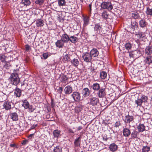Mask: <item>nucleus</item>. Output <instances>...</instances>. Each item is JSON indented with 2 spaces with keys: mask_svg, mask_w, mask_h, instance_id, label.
Returning <instances> with one entry per match:
<instances>
[{
  "mask_svg": "<svg viewBox=\"0 0 152 152\" xmlns=\"http://www.w3.org/2000/svg\"><path fill=\"white\" fill-rule=\"evenodd\" d=\"M146 11V13L147 15H152V9L150 8L149 7H147Z\"/></svg>",
  "mask_w": 152,
  "mask_h": 152,
  "instance_id": "ea45409f",
  "label": "nucleus"
},
{
  "mask_svg": "<svg viewBox=\"0 0 152 152\" xmlns=\"http://www.w3.org/2000/svg\"><path fill=\"white\" fill-rule=\"evenodd\" d=\"M21 3L23 4L25 6H29L31 3V2L29 0H22Z\"/></svg>",
  "mask_w": 152,
  "mask_h": 152,
  "instance_id": "f704fd0d",
  "label": "nucleus"
},
{
  "mask_svg": "<svg viewBox=\"0 0 152 152\" xmlns=\"http://www.w3.org/2000/svg\"><path fill=\"white\" fill-rule=\"evenodd\" d=\"M51 54L50 53L46 52L42 54L43 57L45 59H47L48 57L51 55Z\"/></svg>",
  "mask_w": 152,
  "mask_h": 152,
  "instance_id": "79ce46f5",
  "label": "nucleus"
},
{
  "mask_svg": "<svg viewBox=\"0 0 152 152\" xmlns=\"http://www.w3.org/2000/svg\"><path fill=\"white\" fill-rule=\"evenodd\" d=\"M138 27V24L137 22L135 21H131V28L133 31L137 29Z\"/></svg>",
  "mask_w": 152,
  "mask_h": 152,
  "instance_id": "aec40b11",
  "label": "nucleus"
},
{
  "mask_svg": "<svg viewBox=\"0 0 152 152\" xmlns=\"http://www.w3.org/2000/svg\"><path fill=\"white\" fill-rule=\"evenodd\" d=\"M58 5L59 6H63L66 5V2L65 0H58Z\"/></svg>",
  "mask_w": 152,
  "mask_h": 152,
  "instance_id": "c9c22d12",
  "label": "nucleus"
},
{
  "mask_svg": "<svg viewBox=\"0 0 152 152\" xmlns=\"http://www.w3.org/2000/svg\"><path fill=\"white\" fill-rule=\"evenodd\" d=\"M25 47L26 50V51H28L29 50L30 47L28 45H25Z\"/></svg>",
  "mask_w": 152,
  "mask_h": 152,
  "instance_id": "bf43d9fd",
  "label": "nucleus"
},
{
  "mask_svg": "<svg viewBox=\"0 0 152 152\" xmlns=\"http://www.w3.org/2000/svg\"><path fill=\"white\" fill-rule=\"evenodd\" d=\"M121 125V123L120 121H118L116 122V123L114 124V126L116 128L120 126Z\"/></svg>",
  "mask_w": 152,
  "mask_h": 152,
  "instance_id": "603ef678",
  "label": "nucleus"
},
{
  "mask_svg": "<svg viewBox=\"0 0 152 152\" xmlns=\"http://www.w3.org/2000/svg\"><path fill=\"white\" fill-rule=\"evenodd\" d=\"M36 24L37 27H41L44 25V21L41 19L38 20L36 22Z\"/></svg>",
  "mask_w": 152,
  "mask_h": 152,
  "instance_id": "72a5a7b5",
  "label": "nucleus"
},
{
  "mask_svg": "<svg viewBox=\"0 0 152 152\" xmlns=\"http://www.w3.org/2000/svg\"><path fill=\"white\" fill-rule=\"evenodd\" d=\"M101 8L100 9V12H101L102 16L104 18V2H103L100 5Z\"/></svg>",
  "mask_w": 152,
  "mask_h": 152,
  "instance_id": "4be33fe9",
  "label": "nucleus"
},
{
  "mask_svg": "<svg viewBox=\"0 0 152 152\" xmlns=\"http://www.w3.org/2000/svg\"><path fill=\"white\" fill-rule=\"evenodd\" d=\"M132 17L134 19H137L140 17L139 13L137 12H134L132 14Z\"/></svg>",
  "mask_w": 152,
  "mask_h": 152,
  "instance_id": "4c0bfd02",
  "label": "nucleus"
},
{
  "mask_svg": "<svg viewBox=\"0 0 152 152\" xmlns=\"http://www.w3.org/2000/svg\"><path fill=\"white\" fill-rule=\"evenodd\" d=\"M83 19L84 22L83 26H85L88 25L89 21V17L87 16H83Z\"/></svg>",
  "mask_w": 152,
  "mask_h": 152,
  "instance_id": "5701e85b",
  "label": "nucleus"
},
{
  "mask_svg": "<svg viewBox=\"0 0 152 152\" xmlns=\"http://www.w3.org/2000/svg\"><path fill=\"white\" fill-rule=\"evenodd\" d=\"M44 1V0H36L35 1V3L39 5H41L43 4Z\"/></svg>",
  "mask_w": 152,
  "mask_h": 152,
  "instance_id": "de8ad7c7",
  "label": "nucleus"
},
{
  "mask_svg": "<svg viewBox=\"0 0 152 152\" xmlns=\"http://www.w3.org/2000/svg\"><path fill=\"white\" fill-rule=\"evenodd\" d=\"M133 116L128 115L126 116L124 122L125 123H129V124L130 122L133 121Z\"/></svg>",
  "mask_w": 152,
  "mask_h": 152,
  "instance_id": "f3484780",
  "label": "nucleus"
},
{
  "mask_svg": "<svg viewBox=\"0 0 152 152\" xmlns=\"http://www.w3.org/2000/svg\"><path fill=\"white\" fill-rule=\"evenodd\" d=\"M64 42L61 39L58 40L56 43V46L58 47L59 48H61L63 47L64 45Z\"/></svg>",
  "mask_w": 152,
  "mask_h": 152,
  "instance_id": "a878e982",
  "label": "nucleus"
},
{
  "mask_svg": "<svg viewBox=\"0 0 152 152\" xmlns=\"http://www.w3.org/2000/svg\"><path fill=\"white\" fill-rule=\"evenodd\" d=\"M11 118L13 121H17L18 120V115L16 113H13L10 114Z\"/></svg>",
  "mask_w": 152,
  "mask_h": 152,
  "instance_id": "bb28decb",
  "label": "nucleus"
},
{
  "mask_svg": "<svg viewBox=\"0 0 152 152\" xmlns=\"http://www.w3.org/2000/svg\"><path fill=\"white\" fill-rule=\"evenodd\" d=\"M131 132L129 129L127 128H124L123 131V135L125 137H128L130 135Z\"/></svg>",
  "mask_w": 152,
  "mask_h": 152,
  "instance_id": "f8f14e48",
  "label": "nucleus"
},
{
  "mask_svg": "<svg viewBox=\"0 0 152 152\" xmlns=\"http://www.w3.org/2000/svg\"><path fill=\"white\" fill-rule=\"evenodd\" d=\"M28 142V140H24L22 141L21 144L23 145H24L26 144Z\"/></svg>",
  "mask_w": 152,
  "mask_h": 152,
  "instance_id": "13d9d810",
  "label": "nucleus"
},
{
  "mask_svg": "<svg viewBox=\"0 0 152 152\" xmlns=\"http://www.w3.org/2000/svg\"><path fill=\"white\" fill-rule=\"evenodd\" d=\"M6 57L4 55H2L0 56V59L1 61L3 62L5 60Z\"/></svg>",
  "mask_w": 152,
  "mask_h": 152,
  "instance_id": "5fc2aeb1",
  "label": "nucleus"
},
{
  "mask_svg": "<svg viewBox=\"0 0 152 152\" xmlns=\"http://www.w3.org/2000/svg\"><path fill=\"white\" fill-rule=\"evenodd\" d=\"M82 128H82V126H79V127L77 128V130H78V131H79V130H81V129H82Z\"/></svg>",
  "mask_w": 152,
  "mask_h": 152,
  "instance_id": "69168bd1",
  "label": "nucleus"
},
{
  "mask_svg": "<svg viewBox=\"0 0 152 152\" xmlns=\"http://www.w3.org/2000/svg\"><path fill=\"white\" fill-rule=\"evenodd\" d=\"M40 152H46V151L43 150H42L40 151Z\"/></svg>",
  "mask_w": 152,
  "mask_h": 152,
  "instance_id": "774afa93",
  "label": "nucleus"
},
{
  "mask_svg": "<svg viewBox=\"0 0 152 152\" xmlns=\"http://www.w3.org/2000/svg\"><path fill=\"white\" fill-rule=\"evenodd\" d=\"M51 105L52 107H54L55 105V104L53 102V101H51Z\"/></svg>",
  "mask_w": 152,
  "mask_h": 152,
  "instance_id": "680f3d73",
  "label": "nucleus"
},
{
  "mask_svg": "<svg viewBox=\"0 0 152 152\" xmlns=\"http://www.w3.org/2000/svg\"><path fill=\"white\" fill-rule=\"evenodd\" d=\"M71 63L74 66L77 67L79 64L78 60L76 58H74L70 61Z\"/></svg>",
  "mask_w": 152,
  "mask_h": 152,
  "instance_id": "393cba45",
  "label": "nucleus"
},
{
  "mask_svg": "<svg viewBox=\"0 0 152 152\" xmlns=\"http://www.w3.org/2000/svg\"><path fill=\"white\" fill-rule=\"evenodd\" d=\"M93 88L94 90H98L100 88L99 85L98 83H94L93 85Z\"/></svg>",
  "mask_w": 152,
  "mask_h": 152,
  "instance_id": "37998d69",
  "label": "nucleus"
},
{
  "mask_svg": "<svg viewBox=\"0 0 152 152\" xmlns=\"http://www.w3.org/2000/svg\"><path fill=\"white\" fill-rule=\"evenodd\" d=\"M63 59L65 61H70L71 60L70 58V57L68 54L65 55L63 57Z\"/></svg>",
  "mask_w": 152,
  "mask_h": 152,
  "instance_id": "a18cd8bd",
  "label": "nucleus"
},
{
  "mask_svg": "<svg viewBox=\"0 0 152 152\" xmlns=\"http://www.w3.org/2000/svg\"><path fill=\"white\" fill-rule=\"evenodd\" d=\"M22 106L25 109H27L29 107V103L26 100H25L23 101Z\"/></svg>",
  "mask_w": 152,
  "mask_h": 152,
  "instance_id": "a19ab883",
  "label": "nucleus"
},
{
  "mask_svg": "<svg viewBox=\"0 0 152 152\" xmlns=\"http://www.w3.org/2000/svg\"><path fill=\"white\" fill-rule=\"evenodd\" d=\"M100 77L102 79H104V71H102L100 72Z\"/></svg>",
  "mask_w": 152,
  "mask_h": 152,
  "instance_id": "864d4df0",
  "label": "nucleus"
},
{
  "mask_svg": "<svg viewBox=\"0 0 152 152\" xmlns=\"http://www.w3.org/2000/svg\"><path fill=\"white\" fill-rule=\"evenodd\" d=\"M145 61L146 63L149 65L152 63V56H148L146 57Z\"/></svg>",
  "mask_w": 152,
  "mask_h": 152,
  "instance_id": "473e14b6",
  "label": "nucleus"
},
{
  "mask_svg": "<svg viewBox=\"0 0 152 152\" xmlns=\"http://www.w3.org/2000/svg\"><path fill=\"white\" fill-rule=\"evenodd\" d=\"M113 8L112 4L110 2H105V9H107L108 10H111Z\"/></svg>",
  "mask_w": 152,
  "mask_h": 152,
  "instance_id": "cd10ccee",
  "label": "nucleus"
},
{
  "mask_svg": "<svg viewBox=\"0 0 152 152\" xmlns=\"http://www.w3.org/2000/svg\"><path fill=\"white\" fill-rule=\"evenodd\" d=\"M145 52L147 55H150L152 53V48L150 46L146 47Z\"/></svg>",
  "mask_w": 152,
  "mask_h": 152,
  "instance_id": "c85d7f7f",
  "label": "nucleus"
},
{
  "mask_svg": "<svg viewBox=\"0 0 152 152\" xmlns=\"http://www.w3.org/2000/svg\"><path fill=\"white\" fill-rule=\"evenodd\" d=\"M69 41H70L72 43H75L77 41V38L75 36H70L69 37Z\"/></svg>",
  "mask_w": 152,
  "mask_h": 152,
  "instance_id": "7c9ffc66",
  "label": "nucleus"
},
{
  "mask_svg": "<svg viewBox=\"0 0 152 152\" xmlns=\"http://www.w3.org/2000/svg\"><path fill=\"white\" fill-rule=\"evenodd\" d=\"M68 77L64 75H62L61 77L62 80L64 82H65L68 79Z\"/></svg>",
  "mask_w": 152,
  "mask_h": 152,
  "instance_id": "09e8293b",
  "label": "nucleus"
},
{
  "mask_svg": "<svg viewBox=\"0 0 152 152\" xmlns=\"http://www.w3.org/2000/svg\"><path fill=\"white\" fill-rule=\"evenodd\" d=\"M12 103L10 102L7 101H5L3 102V108L6 110H9L11 108V105Z\"/></svg>",
  "mask_w": 152,
  "mask_h": 152,
  "instance_id": "6e6552de",
  "label": "nucleus"
},
{
  "mask_svg": "<svg viewBox=\"0 0 152 152\" xmlns=\"http://www.w3.org/2000/svg\"><path fill=\"white\" fill-rule=\"evenodd\" d=\"M89 12H91V4H90L89 5Z\"/></svg>",
  "mask_w": 152,
  "mask_h": 152,
  "instance_id": "e2e57ef3",
  "label": "nucleus"
},
{
  "mask_svg": "<svg viewBox=\"0 0 152 152\" xmlns=\"http://www.w3.org/2000/svg\"><path fill=\"white\" fill-rule=\"evenodd\" d=\"M67 129H68V132L69 133H74V131L71 129L68 128Z\"/></svg>",
  "mask_w": 152,
  "mask_h": 152,
  "instance_id": "052dcab7",
  "label": "nucleus"
},
{
  "mask_svg": "<svg viewBox=\"0 0 152 152\" xmlns=\"http://www.w3.org/2000/svg\"><path fill=\"white\" fill-rule=\"evenodd\" d=\"M71 96L73 98L75 102L79 101L81 98L80 94L77 91L73 92Z\"/></svg>",
  "mask_w": 152,
  "mask_h": 152,
  "instance_id": "20e7f679",
  "label": "nucleus"
},
{
  "mask_svg": "<svg viewBox=\"0 0 152 152\" xmlns=\"http://www.w3.org/2000/svg\"><path fill=\"white\" fill-rule=\"evenodd\" d=\"M109 148L111 151L114 152L117 150L118 147V146L115 143H113L110 145Z\"/></svg>",
  "mask_w": 152,
  "mask_h": 152,
  "instance_id": "a211bd4d",
  "label": "nucleus"
},
{
  "mask_svg": "<svg viewBox=\"0 0 152 152\" xmlns=\"http://www.w3.org/2000/svg\"><path fill=\"white\" fill-rule=\"evenodd\" d=\"M53 151L54 152H62L61 148L60 146H57L55 148Z\"/></svg>",
  "mask_w": 152,
  "mask_h": 152,
  "instance_id": "c03bdc74",
  "label": "nucleus"
},
{
  "mask_svg": "<svg viewBox=\"0 0 152 152\" xmlns=\"http://www.w3.org/2000/svg\"><path fill=\"white\" fill-rule=\"evenodd\" d=\"M94 30L97 31V33H99L98 31H99V33L101 34H104V30H102V26L100 25V24H97L95 25L94 28Z\"/></svg>",
  "mask_w": 152,
  "mask_h": 152,
  "instance_id": "1a4fd4ad",
  "label": "nucleus"
},
{
  "mask_svg": "<svg viewBox=\"0 0 152 152\" xmlns=\"http://www.w3.org/2000/svg\"><path fill=\"white\" fill-rule=\"evenodd\" d=\"M83 109L82 107L80 106H77L75 107V111L76 113H79Z\"/></svg>",
  "mask_w": 152,
  "mask_h": 152,
  "instance_id": "49530a36",
  "label": "nucleus"
},
{
  "mask_svg": "<svg viewBox=\"0 0 152 152\" xmlns=\"http://www.w3.org/2000/svg\"><path fill=\"white\" fill-rule=\"evenodd\" d=\"M142 150V152H148L150 150V147L147 146H143Z\"/></svg>",
  "mask_w": 152,
  "mask_h": 152,
  "instance_id": "58836bf2",
  "label": "nucleus"
},
{
  "mask_svg": "<svg viewBox=\"0 0 152 152\" xmlns=\"http://www.w3.org/2000/svg\"><path fill=\"white\" fill-rule=\"evenodd\" d=\"M139 132L136 130H133L132 132H131V136L132 139L137 138L139 136Z\"/></svg>",
  "mask_w": 152,
  "mask_h": 152,
  "instance_id": "4468645a",
  "label": "nucleus"
},
{
  "mask_svg": "<svg viewBox=\"0 0 152 152\" xmlns=\"http://www.w3.org/2000/svg\"><path fill=\"white\" fill-rule=\"evenodd\" d=\"M139 24L141 28L145 29V31H147V27L148 23L145 19H142L141 20H140Z\"/></svg>",
  "mask_w": 152,
  "mask_h": 152,
  "instance_id": "423d86ee",
  "label": "nucleus"
},
{
  "mask_svg": "<svg viewBox=\"0 0 152 152\" xmlns=\"http://www.w3.org/2000/svg\"><path fill=\"white\" fill-rule=\"evenodd\" d=\"M148 99V97L146 96L142 95L140 98H138L137 100H135V104L137 105V107L138 106L140 107L142 103L147 102Z\"/></svg>",
  "mask_w": 152,
  "mask_h": 152,
  "instance_id": "f03ea898",
  "label": "nucleus"
},
{
  "mask_svg": "<svg viewBox=\"0 0 152 152\" xmlns=\"http://www.w3.org/2000/svg\"><path fill=\"white\" fill-rule=\"evenodd\" d=\"M34 135V134H30L28 136V138H30L32 137Z\"/></svg>",
  "mask_w": 152,
  "mask_h": 152,
  "instance_id": "0e129e2a",
  "label": "nucleus"
},
{
  "mask_svg": "<svg viewBox=\"0 0 152 152\" xmlns=\"http://www.w3.org/2000/svg\"><path fill=\"white\" fill-rule=\"evenodd\" d=\"M15 94L17 97H20L21 94V90L19 88H16L15 90Z\"/></svg>",
  "mask_w": 152,
  "mask_h": 152,
  "instance_id": "c756f323",
  "label": "nucleus"
},
{
  "mask_svg": "<svg viewBox=\"0 0 152 152\" xmlns=\"http://www.w3.org/2000/svg\"><path fill=\"white\" fill-rule=\"evenodd\" d=\"M81 137L80 136L77 138L75 140L74 142V145L75 147H78L80 145V140Z\"/></svg>",
  "mask_w": 152,
  "mask_h": 152,
  "instance_id": "b1692460",
  "label": "nucleus"
},
{
  "mask_svg": "<svg viewBox=\"0 0 152 152\" xmlns=\"http://www.w3.org/2000/svg\"><path fill=\"white\" fill-rule=\"evenodd\" d=\"M106 30L107 31L110 32L111 29V27L110 25L107 24L106 25Z\"/></svg>",
  "mask_w": 152,
  "mask_h": 152,
  "instance_id": "8fccbe9b",
  "label": "nucleus"
},
{
  "mask_svg": "<svg viewBox=\"0 0 152 152\" xmlns=\"http://www.w3.org/2000/svg\"><path fill=\"white\" fill-rule=\"evenodd\" d=\"M5 63V64L4 65V67L7 69H8L9 67L10 66V63L9 62H6Z\"/></svg>",
  "mask_w": 152,
  "mask_h": 152,
  "instance_id": "3c124183",
  "label": "nucleus"
},
{
  "mask_svg": "<svg viewBox=\"0 0 152 152\" xmlns=\"http://www.w3.org/2000/svg\"><path fill=\"white\" fill-rule=\"evenodd\" d=\"M69 37L66 33H65L62 35L61 37V39L64 43H67L69 41Z\"/></svg>",
  "mask_w": 152,
  "mask_h": 152,
  "instance_id": "2eb2a0df",
  "label": "nucleus"
},
{
  "mask_svg": "<svg viewBox=\"0 0 152 152\" xmlns=\"http://www.w3.org/2000/svg\"><path fill=\"white\" fill-rule=\"evenodd\" d=\"M28 108L29 110L28 111L30 113L33 112L35 110V109L33 108L32 106H29Z\"/></svg>",
  "mask_w": 152,
  "mask_h": 152,
  "instance_id": "6e6d98bb",
  "label": "nucleus"
},
{
  "mask_svg": "<svg viewBox=\"0 0 152 152\" xmlns=\"http://www.w3.org/2000/svg\"><path fill=\"white\" fill-rule=\"evenodd\" d=\"M88 99L90 100L89 103L93 106L96 105L99 102V99L98 98L95 97H91V95L90 96Z\"/></svg>",
  "mask_w": 152,
  "mask_h": 152,
  "instance_id": "0eeeda50",
  "label": "nucleus"
},
{
  "mask_svg": "<svg viewBox=\"0 0 152 152\" xmlns=\"http://www.w3.org/2000/svg\"><path fill=\"white\" fill-rule=\"evenodd\" d=\"M63 90V88L61 87H59L58 88V89H57V92L60 94H61Z\"/></svg>",
  "mask_w": 152,
  "mask_h": 152,
  "instance_id": "4d7b16f0",
  "label": "nucleus"
},
{
  "mask_svg": "<svg viewBox=\"0 0 152 152\" xmlns=\"http://www.w3.org/2000/svg\"><path fill=\"white\" fill-rule=\"evenodd\" d=\"M90 53L92 57H95L98 56L99 53L96 49L94 48L91 51Z\"/></svg>",
  "mask_w": 152,
  "mask_h": 152,
  "instance_id": "dca6fc26",
  "label": "nucleus"
},
{
  "mask_svg": "<svg viewBox=\"0 0 152 152\" xmlns=\"http://www.w3.org/2000/svg\"><path fill=\"white\" fill-rule=\"evenodd\" d=\"M137 129L138 132H142L145 130V127L143 124H140L137 126Z\"/></svg>",
  "mask_w": 152,
  "mask_h": 152,
  "instance_id": "412c9836",
  "label": "nucleus"
},
{
  "mask_svg": "<svg viewBox=\"0 0 152 152\" xmlns=\"http://www.w3.org/2000/svg\"><path fill=\"white\" fill-rule=\"evenodd\" d=\"M82 56L85 61L87 62H90L91 61L92 57L89 53H83Z\"/></svg>",
  "mask_w": 152,
  "mask_h": 152,
  "instance_id": "7ed1b4c3",
  "label": "nucleus"
},
{
  "mask_svg": "<svg viewBox=\"0 0 152 152\" xmlns=\"http://www.w3.org/2000/svg\"><path fill=\"white\" fill-rule=\"evenodd\" d=\"M9 79L10 80V83L15 86L17 85L20 81L18 75L15 73L11 74Z\"/></svg>",
  "mask_w": 152,
  "mask_h": 152,
  "instance_id": "f257e3e1",
  "label": "nucleus"
},
{
  "mask_svg": "<svg viewBox=\"0 0 152 152\" xmlns=\"http://www.w3.org/2000/svg\"><path fill=\"white\" fill-rule=\"evenodd\" d=\"M135 36L137 38V39H141L142 40L145 41L146 39L145 35L143 32L139 31L136 33Z\"/></svg>",
  "mask_w": 152,
  "mask_h": 152,
  "instance_id": "39448f33",
  "label": "nucleus"
},
{
  "mask_svg": "<svg viewBox=\"0 0 152 152\" xmlns=\"http://www.w3.org/2000/svg\"><path fill=\"white\" fill-rule=\"evenodd\" d=\"M10 145L11 147H14L15 146V145L14 144H11Z\"/></svg>",
  "mask_w": 152,
  "mask_h": 152,
  "instance_id": "338daca9",
  "label": "nucleus"
},
{
  "mask_svg": "<svg viewBox=\"0 0 152 152\" xmlns=\"http://www.w3.org/2000/svg\"><path fill=\"white\" fill-rule=\"evenodd\" d=\"M128 53H129V56L130 57H137L139 56V55L140 54V51L138 50L133 51L131 52L128 51Z\"/></svg>",
  "mask_w": 152,
  "mask_h": 152,
  "instance_id": "9d476101",
  "label": "nucleus"
},
{
  "mask_svg": "<svg viewBox=\"0 0 152 152\" xmlns=\"http://www.w3.org/2000/svg\"><path fill=\"white\" fill-rule=\"evenodd\" d=\"M61 131L58 130H54L53 132V135L54 137L56 138L57 139L58 137H60L61 136Z\"/></svg>",
  "mask_w": 152,
  "mask_h": 152,
  "instance_id": "6ab92c4d",
  "label": "nucleus"
},
{
  "mask_svg": "<svg viewBox=\"0 0 152 152\" xmlns=\"http://www.w3.org/2000/svg\"><path fill=\"white\" fill-rule=\"evenodd\" d=\"M125 47L126 49L129 51L132 48V45L130 43H127L125 44Z\"/></svg>",
  "mask_w": 152,
  "mask_h": 152,
  "instance_id": "e433bc0d",
  "label": "nucleus"
},
{
  "mask_svg": "<svg viewBox=\"0 0 152 152\" xmlns=\"http://www.w3.org/2000/svg\"><path fill=\"white\" fill-rule=\"evenodd\" d=\"M64 91L66 94H69L73 91L72 88L70 86H67L65 88Z\"/></svg>",
  "mask_w": 152,
  "mask_h": 152,
  "instance_id": "ddd939ff",
  "label": "nucleus"
},
{
  "mask_svg": "<svg viewBox=\"0 0 152 152\" xmlns=\"http://www.w3.org/2000/svg\"><path fill=\"white\" fill-rule=\"evenodd\" d=\"M82 94L84 97H86L90 95V91L88 88H85L82 90Z\"/></svg>",
  "mask_w": 152,
  "mask_h": 152,
  "instance_id": "9b49d317",
  "label": "nucleus"
},
{
  "mask_svg": "<svg viewBox=\"0 0 152 152\" xmlns=\"http://www.w3.org/2000/svg\"><path fill=\"white\" fill-rule=\"evenodd\" d=\"M98 96L100 98H103L104 96V89L102 88L99 90Z\"/></svg>",
  "mask_w": 152,
  "mask_h": 152,
  "instance_id": "2f4dec72",
  "label": "nucleus"
}]
</instances>
